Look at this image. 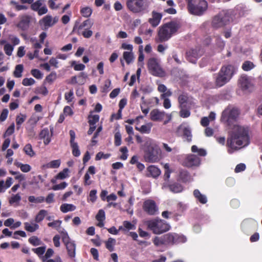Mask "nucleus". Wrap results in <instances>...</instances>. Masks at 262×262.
<instances>
[{
  "mask_svg": "<svg viewBox=\"0 0 262 262\" xmlns=\"http://www.w3.org/2000/svg\"><path fill=\"white\" fill-rule=\"evenodd\" d=\"M250 143V138L247 128L239 125H234L230 137L228 138L227 145L228 152L233 153L248 146Z\"/></svg>",
  "mask_w": 262,
  "mask_h": 262,
  "instance_id": "f257e3e1",
  "label": "nucleus"
},
{
  "mask_svg": "<svg viewBox=\"0 0 262 262\" xmlns=\"http://www.w3.org/2000/svg\"><path fill=\"white\" fill-rule=\"evenodd\" d=\"M142 148L144 152V157L146 162L155 163L160 160V149L157 142L153 139L146 138Z\"/></svg>",
  "mask_w": 262,
  "mask_h": 262,
  "instance_id": "f03ea898",
  "label": "nucleus"
},
{
  "mask_svg": "<svg viewBox=\"0 0 262 262\" xmlns=\"http://www.w3.org/2000/svg\"><path fill=\"white\" fill-rule=\"evenodd\" d=\"M236 68L229 64L223 66L215 77V83L216 86L221 87L228 82L236 72Z\"/></svg>",
  "mask_w": 262,
  "mask_h": 262,
  "instance_id": "7ed1b4c3",
  "label": "nucleus"
},
{
  "mask_svg": "<svg viewBox=\"0 0 262 262\" xmlns=\"http://www.w3.org/2000/svg\"><path fill=\"white\" fill-rule=\"evenodd\" d=\"M179 28V25L176 22L171 21L160 27L158 32V42L167 41Z\"/></svg>",
  "mask_w": 262,
  "mask_h": 262,
  "instance_id": "20e7f679",
  "label": "nucleus"
},
{
  "mask_svg": "<svg viewBox=\"0 0 262 262\" xmlns=\"http://www.w3.org/2000/svg\"><path fill=\"white\" fill-rule=\"evenodd\" d=\"M150 2L148 0H126L127 9L134 13L148 11Z\"/></svg>",
  "mask_w": 262,
  "mask_h": 262,
  "instance_id": "39448f33",
  "label": "nucleus"
},
{
  "mask_svg": "<svg viewBox=\"0 0 262 262\" xmlns=\"http://www.w3.org/2000/svg\"><path fill=\"white\" fill-rule=\"evenodd\" d=\"M189 12L193 15H201L207 10V3L205 0H186Z\"/></svg>",
  "mask_w": 262,
  "mask_h": 262,
  "instance_id": "423d86ee",
  "label": "nucleus"
},
{
  "mask_svg": "<svg viewBox=\"0 0 262 262\" xmlns=\"http://www.w3.org/2000/svg\"><path fill=\"white\" fill-rule=\"evenodd\" d=\"M148 228L156 234H160L168 231L170 226L162 220H152L146 222Z\"/></svg>",
  "mask_w": 262,
  "mask_h": 262,
  "instance_id": "0eeeda50",
  "label": "nucleus"
},
{
  "mask_svg": "<svg viewBox=\"0 0 262 262\" xmlns=\"http://www.w3.org/2000/svg\"><path fill=\"white\" fill-rule=\"evenodd\" d=\"M239 113L237 108L229 106L222 112L221 120L227 125H231L236 121Z\"/></svg>",
  "mask_w": 262,
  "mask_h": 262,
  "instance_id": "6e6552de",
  "label": "nucleus"
},
{
  "mask_svg": "<svg viewBox=\"0 0 262 262\" xmlns=\"http://www.w3.org/2000/svg\"><path fill=\"white\" fill-rule=\"evenodd\" d=\"M231 19L230 12L224 10L213 17L212 25L214 28H220L227 25Z\"/></svg>",
  "mask_w": 262,
  "mask_h": 262,
  "instance_id": "1a4fd4ad",
  "label": "nucleus"
},
{
  "mask_svg": "<svg viewBox=\"0 0 262 262\" xmlns=\"http://www.w3.org/2000/svg\"><path fill=\"white\" fill-rule=\"evenodd\" d=\"M147 67L149 72L153 75L163 77L165 75L164 71L162 68L160 61L158 59L150 58L147 62Z\"/></svg>",
  "mask_w": 262,
  "mask_h": 262,
  "instance_id": "9d476101",
  "label": "nucleus"
},
{
  "mask_svg": "<svg viewBox=\"0 0 262 262\" xmlns=\"http://www.w3.org/2000/svg\"><path fill=\"white\" fill-rule=\"evenodd\" d=\"M165 244L174 245L179 243H184L186 238L184 236L179 235L176 233H169L164 235Z\"/></svg>",
  "mask_w": 262,
  "mask_h": 262,
  "instance_id": "9b49d317",
  "label": "nucleus"
},
{
  "mask_svg": "<svg viewBox=\"0 0 262 262\" xmlns=\"http://www.w3.org/2000/svg\"><path fill=\"white\" fill-rule=\"evenodd\" d=\"M58 21V18L55 17L53 18L52 16L48 15L43 17L39 21V24L42 29L47 30L50 27H52Z\"/></svg>",
  "mask_w": 262,
  "mask_h": 262,
  "instance_id": "f8f14e48",
  "label": "nucleus"
},
{
  "mask_svg": "<svg viewBox=\"0 0 262 262\" xmlns=\"http://www.w3.org/2000/svg\"><path fill=\"white\" fill-rule=\"evenodd\" d=\"M144 210L149 215H155L158 212V208L152 200H146L143 204Z\"/></svg>",
  "mask_w": 262,
  "mask_h": 262,
  "instance_id": "ddd939ff",
  "label": "nucleus"
},
{
  "mask_svg": "<svg viewBox=\"0 0 262 262\" xmlns=\"http://www.w3.org/2000/svg\"><path fill=\"white\" fill-rule=\"evenodd\" d=\"M93 24L94 23L93 20L90 19H86L80 25H78V22L76 21L73 27V31L78 33L84 30L85 29H90L93 26Z\"/></svg>",
  "mask_w": 262,
  "mask_h": 262,
  "instance_id": "4468645a",
  "label": "nucleus"
},
{
  "mask_svg": "<svg viewBox=\"0 0 262 262\" xmlns=\"http://www.w3.org/2000/svg\"><path fill=\"white\" fill-rule=\"evenodd\" d=\"M240 88L245 91L250 92L252 90L253 84L248 77L244 75L239 79Z\"/></svg>",
  "mask_w": 262,
  "mask_h": 262,
  "instance_id": "2eb2a0df",
  "label": "nucleus"
},
{
  "mask_svg": "<svg viewBox=\"0 0 262 262\" xmlns=\"http://www.w3.org/2000/svg\"><path fill=\"white\" fill-rule=\"evenodd\" d=\"M201 163V159L199 157L194 155H189L185 158L184 165L188 167L198 166Z\"/></svg>",
  "mask_w": 262,
  "mask_h": 262,
  "instance_id": "dca6fc26",
  "label": "nucleus"
},
{
  "mask_svg": "<svg viewBox=\"0 0 262 262\" xmlns=\"http://www.w3.org/2000/svg\"><path fill=\"white\" fill-rule=\"evenodd\" d=\"M165 113L158 109H154L150 113V118L154 121H161L164 118Z\"/></svg>",
  "mask_w": 262,
  "mask_h": 262,
  "instance_id": "f3484780",
  "label": "nucleus"
},
{
  "mask_svg": "<svg viewBox=\"0 0 262 262\" xmlns=\"http://www.w3.org/2000/svg\"><path fill=\"white\" fill-rule=\"evenodd\" d=\"M162 16V15L161 13L154 11L152 12V17L149 19V23L152 27H155L159 24Z\"/></svg>",
  "mask_w": 262,
  "mask_h": 262,
  "instance_id": "a211bd4d",
  "label": "nucleus"
},
{
  "mask_svg": "<svg viewBox=\"0 0 262 262\" xmlns=\"http://www.w3.org/2000/svg\"><path fill=\"white\" fill-rule=\"evenodd\" d=\"M49 130L47 128L43 129L39 134L40 139H43V143L45 145H48L51 141Z\"/></svg>",
  "mask_w": 262,
  "mask_h": 262,
  "instance_id": "6ab92c4d",
  "label": "nucleus"
},
{
  "mask_svg": "<svg viewBox=\"0 0 262 262\" xmlns=\"http://www.w3.org/2000/svg\"><path fill=\"white\" fill-rule=\"evenodd\" d=\"M186 55L187 60L192 63H195L197 58L201 55H199L197 51L193 49L187 52Z\"/></svg>",
  "mask_w": 262,
  "mask_h": 262,
  "instance_id": "aec40b11",
  "label": "nucleus"
},
{
  "mask_svg": "<svg viewBox=\"0 0 262 262\" xmlns=\"http://www.w3.org/2000/svg\"><path fill=\"white\" fill-rule=\"evenodd\" d=\"M148 177H152L153 178H157L161 174V170L158 167L154 165L149 166L147 168Z\"/></svg>",
  "mask_w": 262,
  "mask_h": 262,
  "instance_id": "412c9836",
  "label": "nucleus"
},
{
  "mask_svg": "<svg viewBox=\"0 0 262 262\" xmlns=\"http://www.w3.org/2000/svg\"><path fill=\"white\" fill-rule=\"evenodd\" d=\"M30 23V17L28 16H23L18 24V27L21 29L25 30L27 29L29 26Z\"/></svg>",
  "mask_w": 262,
  "mask_h": 262,
  "instance_id": "4be33fe9",
  "label": "nucleus"
},
{
  "mask_svg": "<svg viewBox=\"0 0 262 262\" xmlns=\"http://www.w3.org/2000/svg\"><path fill=\"white\" fill-rule=\"evenodd\" d=\"M69 255L71 257H74L75 256V249H76V245L73 242H69L66 244H64Z\"/></svg>",
  "mask_w": 262,
  "mask_h": 262,
  "instance_id": "5701e85b",
  "label": "nucleus"
},
{
  "mask_svg": "<svg viewBox=\"0 0 262 262\" xmlns=\"http://www.w3.org/2000/svg\"><path fill=\"white\" fill-rule=\"evenodd\" d=\"M152 126V123H148L145 125H142L141 127L136 126L135 129L142 134H149L151 131Z\"/></svg>",
  "mask_w": 262,
  "mask_h": 262,
  "instance_id": "b1692460",
  "label": "nucleus"
},
{
  "mask_svg": "<svg viewBox=\"0 0 262 262\" xmlns=\"http://www.w3.org/2000/svg\"><path fill=\"white\" fill-rule=\"evenodd\" d=\"M194 197L202 204H206L207 202V199L205 195L202 194L198 189H195L193 191Z\"/></svg>",
  "mask_w": 262,
  "mask_h": 262,
  "instance_id": "393cba45",
  "label": "nucleus"
},
{
  "mask_svg": "<svg viewBox=\"0 0 262 262\" xmlns=\"http://www.w3.org/2000/svg\"><path fill=\"white\" fill-rule=\"evenodd\" d=\"M76 206L74 205L67 203L62 204L60 207L61 211L63 213L74 211L76 209Z\"/></svg>",
  "mask_w": 262,
  "mask_h": 262,
  "instance_id": "a878e982",
  "label": "nucleus"
},
{
  "mask_svg": "<svg viewBox=\"0 0 262 262\" xmlns=\"http://www.w3.org/2000/svg\"><path fill=\"white\" fill-rule=\"evenodd\" d=\"M169 190L173 193H179L183 191V186L177 183H174L168 186Z\"/></svg>",
  "mask_w": 262,
  "mask_h": 262,
  "instance_id": "bb28decb",
  "label": "nucleus"
},
{
  "mask_svg": "<svg viewBox=\"0 0 262 262\" xmlns=\"http://www.w3.org/2000/svg\"><path fill=\"white\" fill-rule=\"evenodd\" d=\"M25 229L30 232H33L39 228V225L36 223H31L30 224L28 222L24 223Z\"/></svg>",
  "mask_w": 262,
  "mask_h": 262,
  "instance_id": "cd10ccee",
  "label": "nucleus"
},
{
  "mask_svg": "<svg viewBox=\"0 0 262 262\" xmlns=\"http://www.w3.org/2000/svg\"><path fill=\"white\" fill-rule=\"evenodd\" d=\"M60 160H55L51 161L50 162L43 165L44 168H57L59 167L60 165Z\"/></svg>",
  "mask_w": 262,
  "mask_h": 262,
  "instance_id": "c85d7f7f",
  "label": "nucleus"
},
{
  "mask_svg": "<svg viewBox=\"0 0 262 262\" xmlns=\"http://www.w3.org/2000/svg\"><path fill=\"white\" fill-rule=\"evenodd\" d=\"M14 164L17 167L20 168V170L24 172H28L31 170V166L27 164H23L19 162H15Z\"/></svg>",
  "mask_w": 262,
  "mask_h": 262,
  "instance_id": "c756f323",
  "label": "nucleus"
},
{
  "mask_svg": "<svg viewBox=\"0 0 262 262\" xmlns=\"http://www.w3.org/2000/svg\"><path fill=\"white\" fill-rule=\"evenodd\" d=\"M123 56L128 64L132 63L134 59V54L132 52H124L123 54Z\"/></svg>",
  "mask_w": 262,
  "mask_h": 262,
  "instance_id": "7c9ffc66",
  "label": "nucleus"
},
{
  "mask_svg": "<svg viewBox=\"0 0 262 262\" xmlns=\"http://www.w3.org/2000/svg\"><path fill=\"white\" fill-rule=\"evenodd\" d=\"M27 116L25 114H20L16 116V123L17 129H19L20 125L24 122Z\"/></svg>",
  "mask_w": 262,
  "mask_h": 262,
  "instance_id": "2f4dec72",
  "label": "nucleus"
},
{
  "mask_svg": "<svg viewBox=\"0 0 262 262\" xmlns=\"http://www.w3.org/2000/svg\"><path fill=\"white\" fill-rule=\"evenodd\" d=\"M24 70V66L23 64H17L15 67V70L13 72V75L16 78H20L22 76V73Z\"/></svg>",
  "mask_w": 262,
  "mask_h": 262,
  "instance_id": "473e14b6",
  "label": "nucleus"
},
{
  "mask_svg": "<svg viewBox=\"0 0 262 262\" xmlns=\"http://www.w3.org/2000/svg\"><path fill=\"white\" fill-rule=\"evenodd\" d=\"M47 214V211L44 209L40 210L35 217V221L36 223L42 221Z\"/></svg>",
  "mask_w": 262,
  "mask_h": 262,
  "instance_id": "72a5a7b5",
  "label": "nucleus"
},
{
  "mask_svg": "<svg viewBox=\"0 0 262 262\" xmlns=\"http://www.w3.org/2000/svg\"><path fill=\"white\" fill-rule=\"evenodd\" d=\"M80 13L83 17L88 18L92 13V9L89 7H83L80 10Z\"/></svg>",
  "mask_w": 262,
  "mask_h": 262,
  "instance_id": "f704fd0d",
  "label": "nucleus"
},
{
  "mask_svg": "<svg viewBox=\"0 0 262 262\" xmlns=\"http://www.w3.org/2000/svg\"><path fill=\"white\" fill-rule=\"evenodd\" d=\"M69 169L67 168L63 169V170L58 173L56 176V179L63 180L69 177Z\"/></svg>",
  "mask_w": 262,
  "mask_h": 262,
  "instance_id": "c9c22d12",
  "label": "nucleus"
},
{
  "mask_svg": "<svg viewBox=\"0 0 262 262\" xmlns=\"http://www.w3.org/2000/svg\"><path fill=\"white\" fill-rule=\"evenodd\" d=\"M188 100V96L186 94H182L178 97V100L181 107H185Z\"/></svg>",
  "mask_w": 262,
  "mask_h": 262,
  "instance_id": "e433bc0d",
  "label": "nucleus"
},
{
  "mask_svg": "<svg viewBox=\"0 0 262 262\" xmlns=\"http://www.w3.org/2000/svg\"><path fill=\"white\" fill-rule=\"evenodd\" d=\"M44 0H37L34 3H32L31 5V8L32 10L37 12L39 8L42 6Z\"/></svg>",
  "mask_w": 262,
  "mask_h": 262,
  "instance_id": "4c0bfd02",
  "label": "nucleus"
},
{
  "mask_svg": "<svg viewBox=\"0 0 262 262\" xmlns=\"http://www.w3.org/2000/svg\"><path fill=\"white\" fill-rule=\"evenodd\" d=\"M116 240L113 238H109L107 242H106L105 245L106 248L110 251H113L114 250V246L115 244Z\"/></svg>",
  "mask_w": 262,
  "mask_h": 262,
  "instance_id": "58836bf2",
  "label": "nucleus"
},
{
  "mask_svg": "<svg viewBox=\"0 0 262 262\" xmlns=\"http://www.w3.org/2000/svg\"><path fill=\"white\" fill-rule=\"evenodd\" d=\"M70 145L72 148V154L75 157H79L80 155V151L79 149V146L77 143H74L70 144Z\"/></svg>",
  "mask_w": 262,
  "mask_h": 262,
  "instance_id": "ea45409f",
  "label": "nucleus"
},
{
  "mask_svg": "<svg viewBox=\"0 0 262 262\" xmlns=\"http://www.w3.org/2000/svg\"><path fill=\"white\" fill-rule=\"evenodd\" d=\"M24 151L26 155L31 157L34 156L35 155V152L33 150L32 145L30 144H27L25 146Z\"/></svg>",
  "mask_w": 262,
  "mask_h": 262,
  "instance_id": "a19ab883",
  "label": "nucleus"
},
{
  "mask_svg": "<svg viewBox=\"0 0 262 262\" xmlns=\"http://www.w3.org/2000/svg\"><path fill=\"white\" fill-rule=\"evenodd\" d=\"M191 151L193 152H197L200 156H205L206 155V151L203 148H199L196 145L191 147Z\"/></svg>",
  "mask_w": 262,
  "mask_h": 262,
  "instance_id": "79ce46f5",
  "label": "nucleus"
},
{
  "mask_svg": "<svg viewBox=\"0 0 262 262\" xmlns=\"http://www.w3.org/2000/svg\"><path fill=\"white\" fill-rule=\"evenodd\" d=\"M21 196L19 193H17L14 195H12L9 199V202L11 205H13L14 203L18 204L21 200Z\"/></svg>",
  "mask_w": 262,
  "mask_h": 262,
  "instance_id": "37998d69",
  "label": "nucleus"
},
{
  "mask_svg": "<svg viewBox=\"0 0 262 262\" xmlns=\"http://www.w3.org/2000/svg\"><path fill=\"white\" fill-rule=\"evenodd\" d=\"M183 136L186 138L188 142H190L192 140V134L191 130L189 127H184L183 129Z\"/></svg>",
  "mask_w": 262,
  "mask_h": 262,
  "instance_id": "c03bdc74",
  "label": "nucleus"
},
{
  "mask_svg": "<svg viewBox=\"0 0 262 262\" xmlns=\"http://www.w3.org/2000/svg\"><path fill=\"white\" fill-rule=\"evenodd\" d=\"M28 200L30 202L35 203H41L45 201V198L43 196L35 197L34 196H30L28 198Z\"/></svg>",
  "mask_w": 262,
  "mask_h": 262,
  "instance_id": "a18cd8bd",
  "label": "nucleus"
},
{
  "mask_svg": "<svg viewBox=\"0 0 262 262\" xmlns=\"http://www.w3.org/2000/svg\"><path fill=\"white\" fill-rule=\"evenodd\" d=\"M29 242L34 246H37L41 244V241L36 236H33L29 238Z\"/></svg>",
  "mask_w": 262,
  "mask_h": 262,
  "instance_id": "49530a36",
  "label": "nucleus"
},
{
  "mask_svg": "<svg viewBox=\"0 0 262 262\" xmlns=\"http://www.w3.org/2000/svg\"><path fill=\"white\" fill-rule=\"evenodd\" d=\"M99 116L98 115H89V123L90 125H95V124L98 122Z\"/></svg>",
  "mask_w": 262,
  "mask_h": 262,
  "instance_id": "de8ad7c7",
  "label": "nucleus"
},
{
  "mask_svg": "<svg viewBox=\"0 0 262 262\" xmlns=\"http://www.w3.org/2000/svg\"><path fill=\"white\" fill-rule=\"evenodd\" d=\"M254 67V64L250 61H245L242 65V69L245 71H250Z\"/></svg>",
  "mask_w": 262,
  "mask_h": 262,
  "instance_id": "09e8293b",
  "label": "nucleus"
},
{
  "mask_svg": "<svg viewBox=\"0 0 262 262\" xmlns=\"http://www.w3.org/2000/svg\"><path fill=\"white\" fill-rule=\"evenodd\" d=\"M46 247L45 246L40 247L37 248L32 249V251L35 253L39 257L42 256V255L46 251Z\"/></svg>",
  "mask_w": 262,
  "mask_h": 262,
  "instance_id": "8fccbe9b",
  "label": "nucleus"
},
{
  "mask_svg": "<svg viewBox=\"0 0 262 262\" xmlns=\"http://www.w3.org/2000/svg\"><path fill=\"white\" fill-rule=\"evenodd\" d=\"M79 35H82L84 37L86 38H90L93 35V31L90 29H85L82 31H80L77 33Z\"/></svg>",
  "mask_w": 262,
  "mask_h": 262,
  "instance_id": "3c124183",
  "label": "nucleus"
},
{
  "mask_svg": "<svg viewBox=\"0 0 262 262\" xmlns=\"http://www.w3.org/2000/svg\"><path fill=\"white\" fill-rule=\"evenodd\" d=\"M13 49V46L10 45V43H6L4 47V50L5 51V53L8 56H10L12 55Z\"/></svg>",
  "mask_w": 262,
  "mask_h": 262,
  "instance_id": "603ef678",
  "label": "nucleus"
},
{
  "mask_svg": "<svg viewBox=\"0 0 262 262\" xmlns=\"http://www.w3.org/2000/svg\"><path fill=\"white\" fill-rule=\"evenodd\" d=\"M153 243L157 246L165 244V241H164V235L161 237H156L153 239Z\"/></svg>",
  "mask_w": 262,
  "mask_h": 262,
  "instance_id": "864d4df0",
  "label": "nucleus"
},
{
  "mask_svg": "<svg viewBox=\"0 0 262 262\" xmlns=\"http://www.w3.org/2000/svg\"><path fill=\"white\" fill-rule=\"evenodd\" d=\"M31 73L35 78L38 79H40L43 77V74L38 69H32Z\"/></svg>",
  "mask_w": 262,
  "mask_h": 262,
  "instance_id": "5fc2aeb1",
  "label": "nucleus"
},
{
  "mask_svg": "<svg viewBox=\"0 0 262 262\" xmlns=\"http://www.w3.org/2000/svg\"><path fill=\"white\" fill-rule=\"evenodd\" d=\"M161 147L162 149L166 152H172L174 150L173 148L171 147L168 144L166 143H162Z\"/></svg>",
  "mask_w": 262,
  "mask_h": 262,
  "instance_id": "6e6d98bb",
  "label": "nucleus"
},
{
  "mask_svg": "<svg viewBox=\"0 0 262 262\" xmlns=\"http://www.w3.org/2000/svg\"><path fill=\"white\" fill-rule=\"evenodd\" d=\"M180 178L183 182H187L190 180L191 178L188 172L185 171H183L180 172Z\"/></svg>",
  "mask_w": 262,
  "mask_h": 262,
  "instance_id": "4d7b16f0",
  "label": "nucleus"
},
{
  "mask_svg": "<svg viewBox=\"0 0 262 262\" xmlns=\"http://www.w3.org/2000/svg\"><path fill=\"white\" fill-rule=\"evenodd\" d=\"M114 138L115 145L117 146L120 145L121 144V135L119 132H117L115 133Z\"/></svg>",
  "mask_w": 262,
  "mask_h": 262,
  "instance_id": "13d9d810",
  "label": "nucleus"
},
{
  "mask_svg": "<svg viewBox=\"0 0 262 262\" xmlns=\"http://www.w3.org/2000/svg\"><path fill=\"white\" fill-rule=\"evenodd\" d=\"M72 66L74 67L75 71H83L85 69V66L82 63L76 64L75 61H73L72 63Z\"/></svg>",
  "mask_w": 262,
  "mask_h": 262,
  "instance_id": "bf43d9fd",
  "label": "nucleus"
},
{
  "mask_svg": "<svg viewBox=\"0 0 262 262\" xmlns=\"http://www.w3.org/2000/svg\"><path fill=\"white\" fill-rule=\"evenodd\" d=\"M64 98L68 103L72 102L74 99V92L73 90H71L68 93H66Z\"/></svg>",
  "mask_w": 262,
  "mask_h": 262,
  "instance_id": "052dcab7",
  "label": "nucleus"
},
{
  "mask_svg": "<svg viewBox=\"0 0 262 262\" xmlns=\"http://www.w3.org/2000/svg\"><path fill=\"white\" fill-rule=\"evenodd\" d=\"M97 198V190L95 189L92 190L90 192L89 200L92 203H94L96 201Z\"/></svg>",
  "mask_w": 262,
  "mask_h": 262,
  "instance_id": "680f3d73",
  "label": "nucleus"
},
{
  "mask_svg": "<svg viewBox=\"0 0 262 262\" xmlns=\"http://www.w3.org/2000/svg\"><path fill=\"white\" fill-rule=\"evenodd\" d=\"M35 81L34 80V79H33L32 78H26L23 80L22 84L24 86H30V85H32L33 84H34L35 83Z\"/></svg>",
  "mask_w": 262,
  "mask_h": 262,
  "instance_id": "e2e57ef3",
  "label": "nucleus"
},
{
  "mask_svg": "<svg viewBox=\"0 0 262 262\" xmlns=\"http://www.w3.org/2000/svg\"><path fill=\"white\" fill-rule=\"evenodd\" d=\"M111 155L110 154H104L102 152H99L97 154L95 160L96 161H98L103 158L105 159H108L110 157Z\"/></svg>",
  "mask_w": 262,
  "mask_h": 262,
  "instance_id": "0e129e2a",
  "label": "nucleus"
},
{
  "mask_svg": "<svg viewBox=\"0 0 262 262\" xmlns=\"http://www.w3.org/2000/svg\"><path fill=\"white\" fill-rule=\"evenodd\" d=\"M68 186V184L65 182H62L59 184L54 185L52 187V189L54 190H62L64 189Z\"/></svg>",
  "mask_w": 262,
  "mask_h": 262,
  "instance_id": "69168bd1",
  "label": "nucleus"
},
{
  "mask_svg": "<svg viewBox=\"0 0 262 262\" xmlns=\"http://www.w3.org/2000/svg\"><path fill=\"white\" fill-rule=\"evenodd\" d=\"M185 107H181V110L180 112V115L181 117H182L183 118L188 117L190 115V113L189 111L185 109Z\"/></svg>",
  "mask_w": 262,
  "mask_h": 262,
  "instance_id": "338daca9",
  "label": "nucleus"
},
{
  "mask_svg": "<svg viewBox=\"0 0 262 262\" xmlns=\"http://www.w3.org/2000/svg\"><path fill=\"white\" fill-rule=\"evenodd\" d=\"M96 219L97 221H104L105 219L104 211L102 209L99 210L96 216Z\"/></svg>",
  "mask_w": 262,
  "mask_h": 262,
  "instance_id": "774afa93",
  "label": "nucleus"
}]
</instances>
